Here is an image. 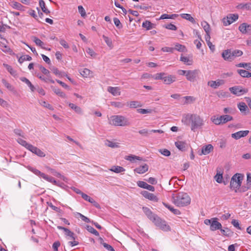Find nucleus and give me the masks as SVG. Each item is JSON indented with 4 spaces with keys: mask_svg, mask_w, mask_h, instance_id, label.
Returning a JSON list of instances; mask_svg holds the SVG:
<instances>
[{
    "mask_svg": "<svg viewBox=\"0 0 251 251\" xmlns=\"http://www.w3.org/2000/svg\"><path fill=\"white\" fill-rule=\"evenodd\" d=\"M182 122L186 125H191V129L195 131L196 129L201 128L203 125V119L196 114H188L183 118Z\"/></svg>",
    "mask_w": 251,
    "mask_h": 251,
    "instance_id": "f257e3e1",
    "label": "nucleus"
},
{
    "mask_svg": "<svg viewBox=\"0 0 251 251\" xmlns=\"http://www.w3.org/2000/svg\"><path fill=\"white\" fill-rule=\"evenodd\" d=\"M174 203L177 206H185L190 203L191 199L186 193L180 192L172 196Z\"/></svg>",
    "mask_w": 251,
    "mask_h": 251,
    "instance_id": "f03ea898",
    "label": "nucleus"
},
{
    "mask_svg": "<svg viewBox=\"0 0 251 251\" xmlns=\"http://www.w3.org/2000/svg\"><path fill=\"white\" fill-rule=\"evenodd\" d=\"M109 123L114 126H125L130 125L128 119L121 115H114L110 117Z\"/></svg>",
    "mask_w": 251,
    "mask_h": 251,
    "instance_id": "7ed1b4c3",
    "label": "nucleus"
},
{
    "mask_svg": "<svg viewBox=\"0 0 251 251\" xmlns=\"http://www.w3.org/2000/svg\"><path fill=\"white\" fill-rule=\"evenodd\" d=\"M244 177V175L242 174L236 173L231 178L230 188L237 192V189H239L241 186Z\"/></svg>",
    "mask_w": 251,
    "mask_h": 251,
    "instance_id": "20e7f679",
    "label": "nucleus"
},
{
    "mask_svg": "<svg viewBox=\"0 0 251 251\" xmlns=\"http://www.w3.org/2000/svg\"><path fill=\"white\" fill-rule=\"evenodd\" d=\"M152 222L159 229L164 231H169L171 230V227L167 224L165 221L163 220L158 216L154 218Z\"/></svg>",
    "mask_w": 251,
    "mask_h": 251,
    "instance_id": "39448f33",
    "label": "nucleus"
},
{
    "mask_svg": "<svg viewBox=\"0 0 251 251\" xmlns=\"http://www.w3.org/2000/svg\"><path fill=\"white\" fill-rule=\"evenodd\" d=\"M238 19V15L237 14H229L227 15L226 17L222 19V22L225 26H227Z\"/></svg>",
    "mask_w": 251,
    "mask_h": 251,
    "instance_id": "423d86ee",
    "label": "nucleus"
},
{
    "mask_svg": "<svg viewBox=\"0 0 251 251\" xmlns=\"http://www.w3.org/2000/svg\"><path fill=\"white\" fill-rule=\"evenodd\" d=\"M229 89L231 93L237 96H241L248 92L247 88H243L240 86L232 87Z\"/></svg>",
    "mask_w": 251,
    "mask_h": 251,
    "instance_id": "0eeeda50",
    "label": "nucleus"
},
{
    "mask_svg": "<svg viewBox=\"0 0 251 251\" xmlns=\"http://www.w3.org/2000/svg\"><path fill=\"white\" fill-rule=\"evenodd\" d=\"M200 72L199 70H188L186 75V79L191 82L196 81Z\"/></svg>",
    "mask_w": 251,
    "mask_h": 251,
    "instance_id": "6e6552de",
    "label": "nucleus"
},
{
    "mask_svg": "<svg viewBox=\"0 0 251 251\" xmlns=\"http://www.w3.org/2000/svg\"><path fill=\"white\" fill-rule=\"evenodd\" d=\"M238 29L243 34H251V25L245 23H243L240 25Z\"/></svg>",
    "mask_w": 251,
    "mask_h": 251,
    "instance_id": "1a4fd4ad",
    "label": "nucleus"
},
{
    "mask_svg": "<svg viewBox=\"0 0 251 251\" xmlns=\"http://www.w3.org/2000/svg\"><path fill=\"white\" fill-rule=\"evenodd\" d=\"M222 56L226 61L231 62L233 60L231 50L227 49L224 50L222 53Z\"/></svg>",
    "mask_w": 251,
    "mask_h": 251,
    "instance_id": "9d476101",
    "label": "nucleus"
},
{
    "mask_svg": "<svg viewBox=\"0 0 251 251\" xmlns=\"http://www.w3.org/2000/svg\"><path fill=\"white\" fill-rule=\"evenodd\" d=\"M249 133V130H241L231 134V137L237 140L241 138V137H244L247 136Z\"/></svg>",
    "mask_w": 251,
    "mask_h": 251,
    "instance_id": "9b49d317",
    "label": "nucleus"
},
{
    "mask_svg": "<svg viewBox=\"0 0 251 251\" xmlns=\"http://www.w3.org/2000/svg\"><path fill=\"white\" fill-rule=\"evenodd\" d=\"M142 196L146 199L153 201H158V198L153 194L150 193L148 191H143L141 192Z\"/></svg>",
    "mask_w": 251,
    "mask_h": 251,
    "instance_id": "f8f14e48",
    "label": "nucleus"
},
{
    "mask_svg": "<svg viewBox=\"0 0 251 251\" xmlns=\"http://www.w3.org/2000/svg\"><path fill=\"white\" fill-rule=\"evenodd\" d=\"M212 220L213 222L210 227V230L211 231H215L217 229H220L222 227V226L221 224L218 221V219L217 218H213Z\"/></svg>",
    "mask_w": 251,
    "mask_h": 251,
    "instance_id": "ddd939ff",
    "label": "nucleus"
},
{
    "mask_svg": "<svg viewBox=\"0 0 251 251\" xmlns=\"http://www.w3.org/2000/svg\"><path fill=\"white\" fill-rule=\"evenodd\" d=\"M225 81L222 79H217L215 81L211 80L208 82V85L214 89L217 88L219 86L223 85Z\"/></svg>",
    "mask_w": 251,
    "mask_h": 251,
    "instance_id": "4468645a",
    "label": "nucleus"
},
{
    "mask_svg": "<svg viewBox=\"0 0 251 251\" xmlns=\"http://www.w3.org/2000/svg\"><path fill=\"white\" fill-rule=\"evenodd\" d=\"M28 150L40 157H44L46 155L45 153L44 152H43L40 149L37 148L36 147L33 146L32 145H31V146H29Z\"/></svg>",
    "mask_w": 251,
    "mask_h": 251,
    "instance_id": "2eb2a0df",
    "label": "nucleus"
},
{
    "mask_svg": "<svg viewBox=\"0 0 251 251\" xmlns=\"http://www.w3.org/2000/svg\"><path fill=\"white\" fill-rule=\"evenodd\" d=\"M137 185L139 187L146 189L149 191L154 192L155 191L154 187L151 185L148 184L147 183L143 181H139L137 182Z\"/></svg>",
    "mask_w": 251,
    "mask_h": 251,
    "instance_id": "dca6fc26",
    "label": "nucleus"
},
{
    "mask_svg": "<svg viewBox=\"0 0 251 251\" xmlns=\"http://www.w3.org/2000/svg\"><path fill=\"white\" fill-rule=\"evenodd\" d=\"M143 210L148 218L152 222L154 220V218L157 216V215L153 214L151 211L148 207H143Z\"/></svg>",
    "mask_w": 251,
    "mask_h": 251,
    "instance_id": "f3484780",
    "label": "nucleus"
},
{
    "mask_svg": "<svg viewBox=\"0 0 251 251\" xmlns=\"http://www.w3.org/2000/svg\"><path fill=\"white\" fill-rule=\"evenodd\" d=\"M213 150V147L211 144H208L203 146L201 149V153L200 155H207L210 153Z\"/></svg>",
    "mask_w": 251,
    "mask_h": 251,
    "instance_id": "a211bd4d",
    "label": "nucleus"
},
{
    "mask_svg": "<svg viewBox=\"0 0 251 251\" xmlns=\"http://www.w3.org/2000/svg\"><path fill=\"white\" fill-rule=\"evenodd\" d=\"M176 80V77L173 75H169L166 76H164L163 79L164 83L168 85L173 83Z\"/></svg>",
    "mask_w": 251,
    "mask_h": 251,
    "instance_id": "6ab92c4d",
    "label": "nucleus"
},
{
    "mask_svg": "<svg viewBox=\"0 0 251 251\" xmlns=\"http://www.w3.org/2000/svg\"><path fill=\"white\" fill-rule=\"evenodd\" d=\"M148 169V165L147 164H145L135 168L134 171L138 174H141L147 172Z\"/></svg>",
    "mask_w": 251,
    "mask_h": 251,
    "instance_id": "aec40b11",
    "label": "nucleus"
},
{
    "mask_svg": "<svg viewBox=\"0 0 251 251\" xmlns=\"http://www.w3.org/2000/svg\"><path fill=\"white\" fill-rule=\"evenodd\" d=\"M238 107L242 113H244L245 114H247L249 112V109L247 105L244 102H240L238 104Z\"/></svg>",
    "mask_w": 251,
    "mask_h": 251,
    "instance_id": "412c9836",
    "label": "nucleus"
},
{
    "mask_svg": "<svg viewBox=\"0 0 251 251\" xmlns=\"http://www.w3.org/2000/svg\"><path fill=\"white\" fill-rule=\"evenodd\" d=\"M120 89L117 87H111L109 86L107 88V91L112 94L113 96L120 95V92L119 91Z\"/></svg>",
    "mask_w": 251,
    "mask_h": 251,
    "instance_id": "4be33fe9",
    "label": "nucleus"
},
{
    "mask_svg": "<svg viewBox=\"0 0 251 251\" xmlns=\"http://www.w3.org/2000/svg\"><path fill=\"white\" fill-rule=\"evenodd\" d=\"M222 125L225 124L228 122L233 120V117L229 115H223L220 116Z\"/></svg>",
    "mask_w": 251,
    "mask_h": 251,
    "instance_id": "5701e85b",
    "label": "nucleus"
},
{
    "mask_svg": "<svg viewBox=\"0 0 251 251\" xmlns=\"http://www.w3.org/2000/svg\"><path fill=\"white\" fill-rule=\"evenodd\" d=\"M186 144L184 142L182 141H177L175 142V146L177 148L181 151H184L185 150Z\"/></svg>",
    "mask_w": 251,
    "mask_h": 251,
    "instance_id": "b1692460",
    "label": "nucleus"
},
{
    "mask_svg": "<svg viewBox=\"0 0 251 251\" xmlns=\"http://www.w3.org/2000/svg\"><path fill=\"white\" fill-rule=\"evenodd\" d=\"M31 39L37 46L40 47L42 49H45V47H44V43L40 39L35 36H32Z\"/></svg>",
    "mask_w": 251,
    "mask_h": 251,
    "instance_id": "393cba45",
    "label": "nucleus"
},
{
    "mask_svg": "<svg viewBox=\"0 0 251 251\" xmlns=\"http://www.w3.org/2000/svg\"><path fill=\"white\" fill-rule=\"evenodd\" d=\"M20 80L22 81L25 83L28 86V87L30 88L31 91L33 92L34 91V90H35L34 86L32 84L31 82L28 79H27L26 77H22L20 78Z\"/></svg>",
    "mask_w": 251,
    "mask_h": 251,
    "instance_id": "a878e982",
    "label": "nucleus"
},
{
    "mask_svg": "<svg viewBox=\"0 0 251 251\" xmlns=\"http://www.w3.org/2000/svg\"><path fill=\"white\" fill-rule=\"evenodd\" d=\"M180 16L183 19H186L190 21L192 24L196 23V21L194 19V18L193 17H192L191 15L189 14H181Z\"/></svg>",
    "mask_w": 251,
    "mask_h": 251,
    "instance_id": "bb28decb",
    "label": "nucleus"
},
{
    "mask_svg": "<svg viewBox=\"0 0 251 251\" xmlns=\"http://www.w3.org/2000/svg\"><path fill=\"white\" fill-rule=\"evenodd\" d=\"M110 170L116 173H119L125 171V169L123 167L118 166H113Z\"/></svg>",
    "mask_w": 251,
    "mask_h": 251,
    "instance_id": "cd10ccee",
    "label": "nucleus"
},
{
    "mask_svg": "<svg viewBox=\"0 0 251 251\" xmlns=\"http://www.w3.org/2000/svg\"><path fill=\"white\" fill-rule=\"evenodd\" d=\"M125 159L130 161H134L135 159L137 160H142V158L134 155H129L126 156Z\"/></svg>",
    "mask_w": 251,
    "mask_h": 251,
    "instance_id": "c85d7f7f",
    "label": "nucleus"
},
{
    "mask_svg": "<svg viewBox=\"0 0 251 251\" xmlns=\"http://www.w3.org/2000/svg\"><path fill=\"white\" fill-rule=\"evenodd\" d=\"M220 230L222 234L226 236H230L233 234V232H232L230 229L227 227L225 228L224 229L221 228Z\"/></svg>",
    "mask_w": 251,
    "mask_h": 251,
    "instance_id": "c756f323",
    "label": "nucleus"
},
{
    "mask_svg": "<svg viewBox=\"0 0 251 251\" xmlns=\"http://www.w3.org/2000/svg\"><path fill=\"white\" fill-rule=\"evenodd\" d=\"M39 5L43 12L47 14L50 13V10L46 8L45 3L43 0H39Z\"/></svg>",
    "mask_w": 251,
    "mask_h": 251,
    "instance_id": "7c9ffc66",
    "label": "nucleus"
},
{
    "mask_svg": "<svg viewBox=\"0 0 251 251\" xmlns=\"http://www.w3.org/2000/svg\"><path fill=\"white\" fill-rule=\"evenodd\" d=\"M154 25L149 21H146L142 24V26L146 28L147 30H150L153 28Z\"/></svg>",
    "mask_w": 251,
    "mask_h": 251,
    "instance_id": "2f4dec72",
    "label": "nucleus"
},
{
    "mask_svg": "<svg viewBox=\"0 0 251 251\" xmlns=\"http://www.w3.org/2000/svg\"><path fill=\"white\" fill-rule=\"evenodd\" d=\"M3 66L6 68L7 70L9 72V73L13 76H16L17 75V72L16 71L14 70L13 68L8 64H3Z\"/></svg>",
    "mask_w": 251,
    "mask_h": 251,
    "instance_id": "473e14b6",
    "label": "nucleus"
},
{
    "mask_svg": "<svg viewBox=\"0 0 251 251\" xmlns=\"http://www.w3.org/2000/svg\"><path fill=\"white\" fill-rule=\"evenodd\" d=\"M128 105L130 108H133L142 106L141 102L138 101H131L129 102Z\"/></svg>",
    "mask_w": 251,
    "mask_h": 251,
    "instance_id": "72a5a7b5",
    "label": "nucleus"
},
{
    "mask_svg": "<svg viewBox=\"0 0 251 251\" xmlns=\"http://www.w3.org/2000/svg\"><path fill=\"white\" fill-rule=\"evenodd\" d=\"M70 108L74 109L75 112L78 114H82V110L80 107L77 106L74 103H70L69 104Z\"/></svg>",
    "mask_w": 251,
    "mask_h": 251,
    "instance_id": "f704fd0d",
    "label": "nucleus"
},
{
    "mask_svg": "<svg viewBox=\"0 0 251 251\" xmlns=\"http://www.w3.org/2000/svg\"><path fill=\"white\" fill-rule=\"evenodd\" d=\"M201 25L206 33L210 32V25L208 24L207 22L206 21H202L201 23Z\"/></svg>",
    "mask_w": 251,
    "mask_h": 251,
    "instance_id": "c9c22d12",
    "label": "nucleus"
},
{
    "mask_svg": "<svg viewBox=\"0 0 251 251\" xmlns=\"http://www.w3.org/2000/svg\"><path fill=\"white\" fill-rule=\"evenodd\" d=\"M237 67H243L247 70L251 71V63H240L236 65Z\"/></svg>",
    "mask_w": 251,
    "mask_h": 251,
    "instance_id": "e433bc0d",
    "label": "nucleus"
},
{
    "mask_svg": "<svg viewBox=\"0 0 251 251\" xmlns=\"http://www.w3.org/2000/svg\"><path fill=\"white\" fill-rule=\"evenodd\" d=\"M243 53V51L239 50H235L232 51L233 59L234 60L237 57L241 56L242 55Z\"/></svg>",
    "mask_w": 251,
    "mask_h": 251,
    "instance_id": "4c0bfd02",
    "label": "nucleus"
},
{
    "mask_svg": "<svg viewBox=\"0 0 251 251\" xmlns=\"http://www.w3.org/2000/svg\"><path fill=\"white\" fill-rule=\"evenodd\" d=\"M17 141L20 145L25 147L27 150L29 148V146H31V144L27 143L25 140L21 138H18Z\"/></svg>",
    "mask_w": 251,
    "mask_h": 251,
    "instance_id": "58836bf2",
    "label": "nucleus"
},
{
    "mask_svg": "<svg viewBox=\"0 0 251 251\" xmlns=\"http://www.w3.org/2000/svg\"><path fill=\"white\" fill-rule=\"evenodd\" d=\"M165 207H167L171 211H172L174 214L176 215H179L180 214V212L177 209H175L173 207H171L168 204L163 203Z\"/></svg>",
    "mask_w": 251,
    "mask_h": 251,
    "instance_id": "ea45409f",
    "label": "nucleus"
},
{
    "mask_svg": "<svg viewBox=\"0 0 251 251\" xmlns=\"http://www.w3.org/2000/svg\"><path fill=\"white\" fill-rule=\"evenodd\" d=\"M31 59L32 58L31 56H29L28 55H25L21 56L18 59V62L20 64H22L25 61H30Z\"/></svg>",
    "mask_w": 251,
    "mask_h": 251,
    "instance_id": "a19ab883",
    "label": "nucleus"
},
{
    "mask_svg": "<svg viewBox=\"0 0 251 251\" xmlns=\"http://www.w3.org/2000/svg\"><path fill=\"white\" fill-rule=\"evenodd\" d=\"M180 60L187 65H191L193 63L192 60L189 59L187 57L181 56Z\"/></svg>",
    "mask_w": 251,
    "mask_h": 251,
    "instance_id": "79ce46f5",
    "label": "nucleus"
},
{
    "mask_svg": "<svg viewBox=\"0 0 251 251\" xmlns=\"http://www.w3.org/2000/svg\"><path fill=\"white\" fill-rule=\"evenodd\" d=\"M211 121H212V122L216 125H222V122H221V117L220 116V117H216L215 116H213L211 118Z\"/></svg>",
    "mask_w": 251,
    "mask_h": 251,
    "instance_id": "37998d69",
    "label": "nucleus"
},
{
    "mask_svg": "<svg viewBox=\"0 0 251 251\" xmlns=\"http://www.w3.org/2000/svg\"><path fill=\"white\" fill-rule=\"evenodd\" d=\"M105 144L107 147H111L112 148H118L119 147L118 143H114V142H113L109 141V140H107L105 142Z\"/></svg>",
    "mask_w": 251,
    "mask_h": 251,
    "instance_id": "c03bdc74",
    "label": "nucleus"
},
{
    "mask_svg": "<svg viewBox=\"0 0 251 251\" xmlns=\"http://www.w3.org/2000/svg\"><path fill=\"white\" fill-rule=\"evenodd\" d=\"M177 16V15L176 14H172V15H168L167 14H162L160 17V19H174Z\"/></svg>",
    "mask_w": 251,
    "mask_h": 251,
    "instance_id": "a18cd8bd",
    "label": "nucleus"
},
{
    "mask_svg": "<svg viewBox=\"0 0 251 251\" xmlns=\"http://www.w3.org/2000/svg\"><path fill=\"white\" fill-rule=\"evenodd\" d=\"M2 82L3 85L6 87L8 90L11 91H13L14 90V88L9 84L5 79H2Z\"/></svg>",
    "mask_w": 251,
    "mask_h": 251,
    "instance_id": "49530a36",
    "label": "nucleus"
},
{
    "mask_svg": "<svg viewBox=\"0 0 251 251\" xmlns=\"http://www.w3.org/2000/svg\"><path fill=\"white\" fill-rule=\"evenodd\" d=\"M165 75V74L164 73H157L152 76V78L155 80H163Z\"/></svg>",
    "mask_w": 251,
    "mask_h": 251,
    "instance_id": "de8ad7c7",
    "label": "nucleus"
},
{
    "mask_svg": "<svg viewBox=\"0 0 251 251\" xmlns=\"http://www.w3.org/2000/svg\"><path fill=\"white\" fill-rule=\"evenodd\" d=\"M53 90L56 94L59 96L60 97L62 98L65 97V94L64 92H62L60 89L58 88H53Z\"/></svg>",
    "mask_w": 251,
    "mask_h": 251,
    "instance_id": "09e8293b",
    "label": "nucleus"
},
{
    "mask_svg": "<svg viewBox=\"0 0 251 251\" xmlns=\"http://www.w3.org/2000/svg\"><path fill=\"white\" fill-rule=\"evenodd\" d=\"M86 229L89 232L94 234L96 236H99V232L95 229H94L92 226H87Z\"/></svg>",
    "mask_w": 251,
    "mask_h": 251,
    "instance_id": "8fccbe9b",
    "label": "nucleus"
},
{
    "mask_svg": "<svg viewBox=\"0 0 251 251\" xmlns=\"http://www.w3.org/2000/svg\"><path fill=\"white\" fill-rule=\"evenodd\" d=\"M158 151L161 154L165 156H169L171 155V152L168 150L166 149H160L158 150Z\"/></svg>",
    "mask_w": 251,
    "mask_h": 251,
    "instance_id": "3c124183",
    "label": "nucleus"
},
{
    "mask_svg": "<svg viewBox=\"0 0 251 251\" xmlns=\"http://www.w3.org/2000/svg\"><path fill=\"white\" fill-rule=\"evenodd\" d=\"M175 49L181 52H184L186 50V48L184 46L176 44L175 46Z\"/></svg>",
    "mask_w": 251,
    "mask_h": 251,
    "instance_id": "603ef678",
    "label": "nucleus"
},
{
    "mask_svg": "<svg viewBox=\"0 0 251 251\" xmlns=\"http://www.w3.org/2000/svg\"><path fill=\"white\" fill-rule=\"evenodd\" d=\"M139 133L144 136L148 137L149 134L150 133V130L147 129H142L138 131Z\"/></svg>",
    "mask_w": 251,
    "mask_h": 251,
    "instance_id": "864d4df0",
    "label": "nucleus"
},
{
    "mask_svg": "<svg viewBox=\"0 0 251 251\" xmlns=\"http://www.w3.org/2000/svg\"><path fill=\"white\" fill-rule=\"evenodd\" d=\"M91 72L90 70L85 68L84 70L80 73L81 75L84 77H87L90 75Z\"/></svg>",
    "mask_w": 251,
    "mask_h": 251,
    "instance_id": "5fc2aeb1",
    "label": "nucleus"
},
{
    "mask_svg": "<svg viewBox=\"0 0 251 251\" xmlns=\"http://www.w3.org/2000/svg\"><path fill=\"white\" fill-rule=\"evenodd\" d=\"M113 21L114 23V24L117 26V28L119 29H121L122 28L123 26L122 24L121 23L120 20L117 18H114L113 19Z\"/></svg>",
    "mask_w": 251,
    "mask_h": 251,
    "instance_id": "6e6d98bb",
    "label": "nucleus"
},
{
    "mask_svg": "<svg viewBox=\"0 0 251 251\" xmlns=\"http://www.w3.org/2000/svg\"><path fill=\"white\" fill-rule=\"evenodd\" d=\"M248 72V71L246 70L242 69H239L237 70L238 73L243 77H247Z\"/></svg>",
    "mask_w": 251,
    "mask_h": 251,
    "instance_id": "4d7b16f0",
    "label": "nucleus"
},
{
    "mask_svg": "<svg viewBox=\"0 0 251 251\" xmlns=\"http://www.w3.org/2000/svg\"><path fill=\"white\" fill-rule=\"evenodd\" d=\"M102 38L108 46L111 47L112 46V42L110 38H109L108 37L105 36L104 35H102Z\"/></svg>",
    "mask_w": 251,
    "mask_h": 251,
    "instance_id": "13d9d810",
    "label": "nucleus"
},
{
    "mask_svg": "<svg viewBox=\"0 0 251 251\" xmlns=\"http://www.w3.org/2000/svg\"><path fill=\"white\" fill-rule=\"evenodd\" d=\"M50 70L55 75H61V73L59 72V71L58 70V69L54 66H51L50 67Z\"/></svg>",
    "mask_w": 251,
    "mask_h": 251,
    "instance_id": "bf43d9fd",
    "label": "nucleus"
},
{
    "mask_svg": "<svg viewBox=\"0 0 251 251\" xmlns=\"http://www.w3.org/2000/svg\"><path fill=\"white\" fill-rule=\"evenodd\" d=\"M0 47L2 50L5 52L11 51L10 49L3 43H1Z\"/></svg>",
    "mask_w": 251,
    "mask_h": 251,
    "instance_id": "052dcab7",
    "label": "nucleus"
},
{
    "mask_svg": "<svg viewBox=\"0 0 251 251\" xmlns=\"http://www.w3.org/2000/svg\"><path fill=\"white\" fill-rule=\"evenodd\" d=\"M38 67L40 71L45 75H48L50 74V72L48 70L46 69L42 65H39Z\"/></svg>",
    "mask_w": 251,
    "mask_h": 251,
    "instance_id": "680f3d73",
    "label": "nucleus"
},
{
    "mask_svg": "<svg viewBox=\"0 0 251 251\" xmlns=\"http://www.w3.org/2000/svg\"><path fill=\"white\" fill-rule=\"evenodd\" d=\"M78 12L80 14L81 16L83 17H85L86 16V12L85 11L83 7L82 6L79 5L78 6Z\"/></svg>",
    "mask_w": 251,
    "mask_h": 251,
    "instance_id": "e2e57ef3",
    "label": "nucleus"
},
{
    "mask_svg": "<svg viewBox=\"0 0 251 251\" xmlns=\"http://www.w3.org/2000/svg\"><path fill=\"white\" fill-rule=\"evenodd\" d=\"M65 234L67 236L70 237L73 240L75 239V237L74 233L72 232L69 229H67V230L65 231Z\"/></svg>",
    "mask_w": 251,
    "mask_h": 251,
    "instance_id": "0e129e2a",
    "label": "nucleus"
},
{
    "mask_svg": "<svg viewBox=\"0 0 251 251\" xmlns=\"http://www.w3.org/2000/svg\"><path fill=\"white\" fill-rule=\"evenodd\" d=\"M12 6L15 9L20 10H22V8L24 7L21 3L17 2H13Z\"/></svg>",
    "mask_w": 251,
    "mask_h": 251,
    "instance_id": "69168bd1",
    "label": "nucleus"
},
{
    "mask_svg": "<svg viewBox=\"0 0 251 251\" xmlns=\"http://www.w3.org/2000/svg\"><path fill=\"white\" fill-rule=\"evenodd\" d=\"M215 178L218 183H221L223 182L222 174H217V175L215 176Z\"/></svg>",
    "mask_w": 251,
    "mask_h": 251,
    "instance_id": "338daca9",
    "label": "nucleus"
},
{
    "mask_svg": "<svg viewBox=\"0 0 251 251\" xmlns=\"http://www.w3.org/2000/svg\"><path fill=\"white\" fill-rule=\"evenodd\" d=\"M247 175V185L249 186V188H251V174L248 173Z\"/></svg>",
    "mask_w": 251,
    "mask_h": 251,
    "instance_id": "774afa93",
    "label": "nucleus"
}]
</instances>
